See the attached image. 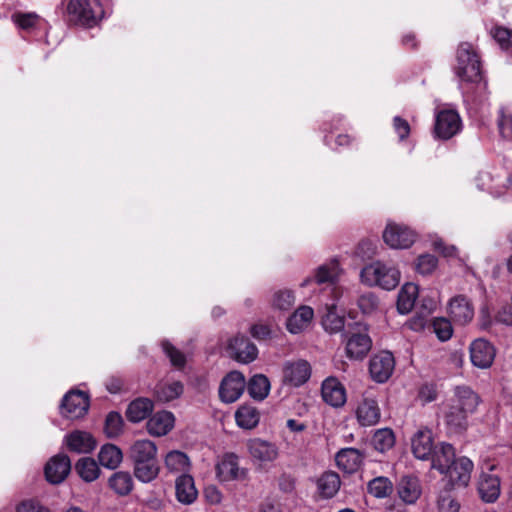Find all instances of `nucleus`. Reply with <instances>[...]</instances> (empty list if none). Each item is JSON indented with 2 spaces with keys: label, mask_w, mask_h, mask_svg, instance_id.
Masks as SVG:
<instances>
[{
  "label": "nucleus",
  "mask_w": 512,
  "mask_h": 512,
  "mask_svg": "<svg viewBox=\"0 0 512 512\" xmlns=\"http://www.w3.org/2000/svg\"><path fill=\"white\" fill-rule=\"evenodd\" d=\"M480 402V396L471 387L456 386L443 408L446 425L456 432L465 430L469 416L476 412Z\"/></svg>",
  "instance_id": "nucleus-1"
},
{
  "label": "nucleus",
  "mask_w": 512,
  "mask_h": 512,
  "mask_svg": "<svg viewBox=\"0 0 512 512\" xmlns=\"http://www.w3.org/2000/svg\"><path fill=\"white\" fill-rule=\"evenodd\" d=\"M156 454L157 447L155 443L148 439L137 440L130 447L134 473L141 482L148 483L157 477L159 466Z\"/></svg>",
  "instance_id": "nucleus-2"
},
{
  "label": "nucleus",
  "mask_w": 512,
  "mask_h": 512,
  "mask_svg": "<svg viewBox=\"0 0 512 512\" xmlns=\"http://www.w3.org/2000/svg\"><path fill=\"white\" fill-rule=\"evenodd\" d=\"M454 70L462 82L476 84L480 91L486 90L487 83L483 79L480 58L470 43L459 45Z\"/></svg>",
  "instance_id": "nucleus-3"
},
{
  "label": "nucleus",
  "mask_w": 512,
  "mask_h": 512,
  "mask_svg": "<svg viewBox=\"0 0 512 512\" xmlns=\"http://www.w3.org/2000/svg\"><path fill=\"white\" fill-rule=\"evenodd\" d=\"M479 190L486 191L494 197H499L512 191V162L494 166L478 173L475 178Z\"/></svg>",
  "instance_id": "nucleus-4"
},
{
  "label": "nucleus",
  "mask_w": 512,
  "mask_h": 512,
  "mask_svg": "<svg viewBox=\"0 0 512 512\" xmlns=\"http://www.w3.org/2000/svg\"><path fill=\"white\" fill-rule=\"evenodd\" d=\"M400 279V270L382 261H374L364 266L360 272V280L363 284L369 287H380L387 291L395 289Z\"/></svg>",
  "instance_id": "nucleus-5"
},
{
  "label": "nucleus",
  "mask_w": 512,
  "mask_h": 512,
  "mask_svg": "<svg viewBox=\"0 0 512 512\" xmlns=\"http://www.w3.org/2000/svg\"><path fill=\"white\" fill-rule=\"evenodd\" d=\"M66 12L71 22L92 27L105 17L106 8L99 0H69Z\"/></svg>",
  "instance_id": "nucleus-6"
},
{
  "label": "nucleus",
  "mask_w": 512,
  "mask_h": 512,
  "mask_svg": "<svg viewBox=\"0 0 512 512\" xmlns=\"http://www.w3.org/2000/svg\"><path fill=\"white\" fill-rule=\"evenodd\" d=\"M216 477L220 482L246 481L249 470L240 465L238 455L232 452L223 454L215 465Z\"/></svg>",
  "instance_id": "nucleus-7"
},
{
  "label": "nucleus",
  "mask_w": 512,
  "mask_h": 512,
  "mask_svg": "<svg viewBox=\"0 0 512 512\" xmlns=\"http://www.w3.org/2000/svg\"><path fill=\"white\" fill-rule=\"evenodd\" d=\"M462 129L459 113L450 107H443L435 112L434 136L437 139L449 140Z\"/></svg>",
  "instance_id": "nucleus-8"
},
{
  "label": "nucleus",
  "mask_w": 512,
  "mask_h": 512,
  "mask_svg": "<svg viewBox=\"0 0 512 512\" xmlns=\"http://www.w3.org/2000/svg\"><path fill=\"white\" fill-rule=\"evenodd\" d=\"M246 445L253 463L261 468L268 467L275 462L280 454L276 443L262 438L249 439Z\"/></svg>",
  "instance_id": "nucleus-9"
},
{
  "label": "nucleus",
  "mask_w": 512,
  "mask_h": 512,
  "mask_svg": "<svg viewBox=\"0 0 512 512\" xmlns=\"http://www.w3.org/2000/svg\"><path fill=\"white\" fill-rule=\"evenodd\" d=\"M416 237L415 231L404 224L388 223L383 231V240L392 249H407Z\"/></svg>",
  "instance_id": "nucleus-10"
},
{
  "label": "nucleus",
  "mask_w": 512,
  "mask_h": 512,
  "mask_svg": "<svg viewBox=\"0 0 512 512\" xmlns=\"http://www.w3.org/2000/svg\"><path fill=\"white\" fill-rule=\"evenodd\" d=\"M342 269L338 260L332 259L329 262H326L320 265L313 275V277H309L305 279L301 286H306L311 282H315L316 284H329L332 286V292L335 295V298L339 297V288L335 286L336 281L339 279Z\"/></svg>",
  "instance_id": "nucleus-11"
},
{
  "label": "nucleus",
  "mask_w": 512,
  "mask_h": 512,
  "mask_svg": "<svg viewBox=\"0 0 512 512\" xmlns=\"http://www.w3.org/2000/svg\"><path fill=\"white\" fill-rule=\"evenodd\" d=\"M89 409L88 395L82 391L68 392L60 406V412L63 417L74 420L83 417Z\"/></svg>",
  "instance_id": "nucleus-12"
},
{
  "label": "nucleus",
  "mask_w": 512,
  "mask_h": 512,
  "mask_svg": "<svg viewBox=\"0 0 512 512\" xmlns=\"http://www.w3.org/2000/svg\"><path fill=\"white\" fill-rule=\"evenodd\" d=\"M355 416L363 427L376 425L381 417L376 397L371 393H364L355 407Z\"/></svg>",
  "instance_id": "nucleus-13"
},
{
  "label": "nucleus",
  "mask_w": 512,
  "mask_h": 512,
  "mask_svg": "<svg viewBox=\"0 0 512 512\" xmlns=\"http://www.w3.org/2000/svg\"><path fill=\"white\" fill-rule=\"evenodd\" d=\"M311 377V365L303 359L286 361L283 365V383L291 387L304 385Z\"/></svg>",
  "instance_id": "nucleus-14"
},
{
  "label": "nucleus",
  "mask_w": 512,
  "mask_h": 512,
  "mask_svg": "<svg viewBox=\"0 0 512 512\" xmlns=\"http://www.w3.org/2000/svg\"><path fill=\"white\" fill-rule=\"evenodd\" d=\"M246 380L238 371L229 372L221 381L219 386V397L224 403L237 401L244 392Z\"/></svg>",
  "instance_id": "nucleus-15"
},
{
  "label": "nucleus",
  "mask_w": 512,
  "mask_h": 512,
  "mask_svg": "<svg viewBox=\"0 0 512 512\" xmlns=\"http://www.w3.org/2000/svg\"><path fill=\"white\" fill-rule=\"evenodd\" d=\"M394 368L395 360L389 351H381L369 361L370 376L377 383H385L391 377Z\"/></svg>",
  "instance_id": "nucleus-16"
},
{
  "label": "nucleus",
  "mask_w": 512,
  "mask_h": 512,
  "mask_svg": "<svg viewBox=\"0 0 512 512\" xmlns=\"http://www.w3.org/2000/svg\"><path fill=\"white\" fill-rule=\"evenodd\" d=\"M471 363L479 369H488L494 362L496 350L492 343L484 338L475 339L469 347Z\"/></svg>",
  "instance_id": "nucleus-17"
},
{
  "label": "nucleus",
  "mask_w": 512,
  "mask_h": 512,
  "mask_svg": "<svg viewBox=\"0 0 512 512\" xmlns=\"http://www.w3.org/2000/svg\"><path fill=\"white\" fill-rule=\"evenodd\" d=\"M323 401L331 407H342L347 400L346 389L336 377L326 378L321 385Z\"/></svg>",
  "instance_id": "nucleus-18"
},
{
  "label": "nucleus",
  "mask_w": 512,
  "mask_h": 512,
  "mask_svg": "<svg viewBox=\"0 0 512 512\" xmlns=\"http://www.w3.org/2000/svg\"><path fill=\"white\" fill-rule=\"evenodd\" d=\"M448 313L455 323L465 325L474 318V307L466 296L456 295L448 303Z\"/></svg>",
  "instance_id": "nucleus-19"
},
{
  "label": "nucleus",
  "mask_w": 512,
  "mask_h": 512,
  "mask_svg": "<svg viewBox=\"0 0 512 512\" xmlns=\"http://www.w3.org/2000/svg\"><path fill=\"white\" fill-rule=\"evenodd\" d=\"M231 356L238 362L248 364L258 355L257 347L245 336H236L229 342Z\"/></svg>",
  "instance_id": "nucleus-20"
},
{
  "label": "nucleus",
  "mask_w": 512,
  "mask_h": 512,
  "mask_svg": "<svg viewBox=\"0 0 512 512\" xmlns=\"http://www.w3.org/2000/svg\"><path fill=\"white\" fill-rule=\"evenodd\" d=\"M435 446L433 433L429 428H419L411 438L412 453L417 459L428 460Z\"/></svg>",
  "instance_id": "nucleus-21"
},
{
  "label": "nucleus",
  "mask_w": 512,
  "mask_h": 512,
  "mask_svg": "<svg viewBox=\"0 0 512 512\" xmlns=\"http://www.w3.org/2000/svg\"><path fill=\"white\" fill-rule=\"evenodd\" d=\"M64 444L69 451L78 454L91 453L97 446L96 439L92 434L81 430H75L65 435Z\"/></svg>",
  "instance_id": "nucleus-22"
},
{
  "label": "nucleus",
  "mask_w": 512,
  "mask_h": 512,
  "mask_svg": "<svg viewBox=\"0 0 512 512\" xmlns=\"http://www.w3.org/2000/svg\"><path fill=\"white\" fill-rule=\"evenodd\" d=\"M473 467V462L469 458L460 457L455 459L445 475L453 486L466 487L470 482Z\"/></svg>",
  "instance_id": "nucleus-23"
},
{
  "label": "nucleus",
  "mask_w": 512,
  "mask_h": 512,
  "mask_svg": "<svg viewBox=\"0 0 512 512\" xmlns=\"http://www.w3.org/2000/svg\"><path fill=\"white\" fill-rule=\"evenodd\" d=\"M71 470V462L68 456L59 454L52 457L45 466V476L48 482L59 484L63 482Z\"/></svg>",
  "instance_id": "nucleus-24"
},
{
  "label": "nucleus",
  "mask_w": 512,
  "mask_h": 512,
  "mask_svg": "<svg viewBox=\"0 0 512 512\" xmlns=\"http://www.w3.org/2000/svg\"><path fill=\"white\" fill-rule=\"evenodd\" d=\"M431 467L441 474H446L451 464L455 461V450L453 446L446 442L436 444L431 456Z\"/></svg>",
  "instance_id": "nucleus-25"
},
{
  "label": "nucleus",
  "mask_w": 512,
  "mask_h": 512,
  "mask_svg": "<svg viewBox=\"0 0 512 512\" xmlns=\"http://www.w3.org/2000/svg\"><path fill=\"white\" fill-rule=\"evenodd\" d=\"M314 317V311L310 306L298 307L286 320V329L291 334H299L306 330Z\"/></svg>",
  "instance_id": "nucleus-26"
},
{
  "label": "nucleus",
  "mask_w": 512,
  "mask_h": 512,
  "mask_svg": "<svg viewBox=\"0 0 512 512\" xmlns=\"http://www.w3.org/2000/svg\"><path fill=\"white\" fill-rule=\"evenodd\" d=\"M478 492L484 502H495L500 495L499 477L491 472H482L478 482Z\"/></svg>",
  "instance_id": "nucleus-27"
},
{
  "label": "nucleus",
  "mask_w": 512,
  "mask_h": 512,
  "mask_svg": "<svg viewBox=\"0 0 512 512\" xmlns=\"http://www.w3.org/2000/svg\"><path fill=\"white\" fill-rule=\"evenodd\" d=\"M371 348V340L364 332L353 333L346 341V355L350 359L363 358Z\"/></svg>",
  "instance_id": "nucleus-28"
},
{
  "label": "nucleus",
  "mask_w": 512,
  "mask_h": 512,
  "mask_svg": "<svg viewBox=\"0 0 512 512\" xmlns=\"http://www.w3.org/2000/svg\"><path fill=\"white\" fill-rule=\"evenodd\" d=\"M174 423L175 418L171 412L160 411L148 420L147 430L153 436H164L174 427Z\"/></svg>",
  "instance_id": "nucleus-29"
},
{
  "label": "nucleus",
  "mask_w": 512,
  "mask_h": 512,
  "mask_svg": "<svg viewBox=\"0 0 512 512\" xmlns=\"http://www.w3.org/2000/svg\"><path fill=\"white\" fill-rule=\"evenodd\" d=\"M335 460L339 469L353 473L361 466L363 455L355 448H343L336 454Z\"/></svg>",
  "instance_id": "nucleus-30"
},
{
  "label": "nucleus",
  "mask_w": 512,
  "mask_h": 512,
  "mask_svg": "<svg viewBox=\"0 0 512 512\" xmlns=\"http://www.w3.org/2000/svg\"><path fill=\"white\" fill-rule=\"evenodd\" d=\"M183 390L182 382L166 379L156 385L154 394L158 401L166 403L179 398Z\"/></svg>",
  "instance_id": "nucleus-31"
},
{
  "label": "nucleus",
  "mask_w": 512,
  "mask_h": 512,
  "mask_svg": "<svg viewBox=\"0 0 512 512\" xmlns=\"http://www.w3.org/2000/svg\"><path fill=\"white\" fill-rule=\"evenodd\" d=\"M419 295V287L412 282L405 283L399 293L397 299V309L401 314H408L414 308Z\"/></svg>",
  "instance_id": "nucleus-32"
},
{
  "label": "nucleus",
  "mask_w": 512,
  "mask_h": 512,
  "mask_svg": "<svg viewBox=\"0 0 512 512\" xmlns=\"http://www.w3.org/2000/svg\"><path fill=\"white\" fill-rule=\"evenodd\" d=\"M176 496L183 504L193 503L198 495L192 476L183 474L176 479Z\"/></svg>",
  "instance_id": "nucleus-33"
},
{
  "label": "nucleus",
  "mask_w": 512,
  "mask_h": 512,
  "mask_svg": "<svg viewBox=\"0 0 512 512\" xmlns=\"http://www.w3.org/2000/svg\"><path fill=\"white\" fill-rule=\"evenodd\" d=\"M398 495L407 504H413L421 494L419 481L416 477L405 476L398 484Z\"/></svg>",
  "instance_id": "nucleus-34"
},
{
  "label": "nucleus",
  "mask_w": 512,
  "mask_h": 512,
  "mask_svg": "<svg viewBox=\"0 0 512 512\" xmlns=\"http://www.w3.org/2000/svg\"><path fill=\"white\" fill-rule=\"evenodd\" d=\"M317 491L323 498H332L339 490L341 481L337 473L324 472L316 481Z\"/></svg>",
  "instance_id": "nucleus-35"
},
{
  "label": "nucleus",
  "mask_w": 512,
  "mask_h": 512,
  "mask_svg": "<svg viewBox=\"0 0 512 512\" xmlns=\"http://www.w3.org/2000/svg\"><path fill=\"white\" fill-rule=\"evenodd\" d=\"M11 19L18 29L27 33L45 26V21L34 12H15Z\"/></svg>",
  "instance_id": "nucleus-36"
},
{
  "label": "nucleus",
  "mask_w": 512,
  "mask_h": 512,
  "mask_svg": "<svg viewBox=\"0 0 512 512\" xmlns=\"http://www.w3.org/2000/svg\"><path fill=\"white\" fill-rule=\"evenodd\" d=\"M235 421L238 427L251 430L260 421L259 411L251 405H242L235 412Z\"/></svg>",
  "instance_id": "nucleus-37"
},
{
  "label": "nucleus",
  "mask_w": 512,
  "mask_h": 512,
  "mask_svg": "<svg viewBox=\"0 0 512 512\" xmlns=\"http://www.w3.org/2000/svg\"><path fill=\"white\" fill-rule=\"evenodd\" d=\"M98 459L103 467L116 469L123 460V454L118 446L108 443L101 447Z\"/></svg>",
  "instance_id": "nucleus-38"
},
{
  "label": "nucleus",
  "mask_w": 512,
  "mask_h": 512,
  "mask_svg": "<svg viewBox=\"0 0 512 512\" xmlns=\"http://www.w3.org/2000/svg\"><path fill=\"white\" fill-rule=\"evenodd\" d=\"M322 326L325 331L333 334L341 331L344 327V315L338 313L335 303L326 304V312L322 317Z\"/></svg>",
  "instance_id": "nucleus-39"
},
{
  "label": "nucleus",
  "mask_w": 512,
  "mask_h": 512,
  "mask_svg": "<svg viewBox=\"0 0 512 512\" xmlns=\"http://www.w3.org/2000/svg\"><path fill=\"white\" fill-rule=\"evenodd\" d=\"M153 410V402L148 398H139L132 401L127 409V417L131 422L144 420Z\"/></svg>",
  "instance_id": "nucleus-40"
},
{
  "label": "nucleus",
  "mask_w": 512,
  "mask_h": 512,
  "mask_svg": "<svg viewBox=\"0 0 512 512\" xmlns=\"http://www.w3.org/2000/svg\"><path fill=\"white\" fill-rule=\"evenodd\" d=\"M249 395L255 400L265 399L270 391V382L265 375H254L247 384Z\"/></svg>",
  "instance_id": "nucleus-41"
},
{
  "label": "nucleus",
  "mask_w": 512,
  "mask_h": 512,
  "mask_svg": "<svg viewBox=\"0 0 512 512\" xmlns=\"http://www.w3.org/2000/svg\"><path fill=\"white\" fill-rule=\"evenodd\" d=\"M75 469L81 479L85 482H93L100 475V469L97 462L89 457L79 459L76 463Z\"/></svg>",
  "instance_id": "nucleus-42"
},
{
  "label": "nucleus",
  "mask_w": 512,
  "mask_h": 512,
  "mask_svg": "<svg viewBox=\"0 0 512 512\" xmlns=\"http://www.w3.org/2000/svg\"><path fill=\"white\" fill-rule=\"evenodd\" d=\"M295 300L296 298L293 291L280 289L272 294L270 304L274 310L286 312L294 306Z\"/></svg>",
  "instance_id": "nucleus-43"
},
{
  "label": "nucleus",
  "mask_w": 512,
  "mask_h": 512,
  "mask_svg": "<svg viewBox=\"0 0 512 512\" xmlns=\"http://www.w3.org/2000/svg\"><path fill=\"white\" fill-rule=\"evenodd\" d=\"M165 466L170 472L180 473L188 470L189 458L181 451H170L165 457Z\"/></svg>",
  "instance_id": "nucleus-44"
},
{
  "label": "nucleus",
  "mask_w": 512,
  "mask_h": 512,
  "mask_svg": "<svg viewBox=\"0 0 512 512\" xmlns=\"http://www.w3.org/2000/svg\"><path fill=\"white\" fill-rule=\"evenodd\" d=\"M109 486L119 495H127L133 487V480L129 473L119 471L114 473L109 479Z\"/></svg>",
  "instance_id": "nucleus-45"
},
{
  "label": "nucleus",
  "mask_w": 512,
  "mask_h": 512,
  "mask_svg": "<svg viewBox=\"0 0 512 512\" xmlns=\"http://www.w3.org/2000/svg\"><path fill=\"white\" fill-rule=\"evenodd\" d=\"M373 446L380 452L390 450L395 444V436L391 429H378L372 438Z\"/></svg>",
  "instance_id": "nucleus-46"
},
{
  "label": "nucleus",
  "mask_w": 512,
  "mask_h": 512,
  "mask_svg": "<svg viewBox=\"0 0 512 512\" xmlns=\"http://www.w3.org/2000/svg\"><path fill=\"white\" fill-rule=\"evenodd\" d=\"M393 491V484L387 477H376L368 483V492L376 498L388 497Z\"/></svg>",
  "instance_id": "nucleus-47"
},
{
  "label": "nucleus",
  "mask_w": 512,
  "mask_h": 512,
  "mask_svg": "<svg viewBox=\"0 0 512 512\" xmlns=\"http://www.w3.org/2000/svg\"><path fill=\"white\" fill-rule=\"evenodd\" d=\"M124 421L117 412H110L105 419L104 433L108 438H116L123 432Z\"/></svg>",
  "instance_id": "nucleus-48"
},
{
  "label": "nucleus",
  "mask_w": 512,
  "mask_h": 512,
  "mask_svg": "<svg viewBox=\"0 0 512 512\" xmlns=\"http://www.w3.org/2000/svg\"><path fill=\"white\" fill-rule=\"evenodd\" d=\"M497 126L500 136L512 142V113L506 108H501L498 111Z\"/></svg>",
  "instance_id": "nucleus-49"
},
{
  "label": "nucleus",
  "mask_w": 512,
  "mask_h": 512,
  "mask_svg": "<svg viewBox=\"0 0 512 512\" xmlns=\"http://www.w3.org/2000/svg\"><path fill=\"white\" fill-rule=\"evenodd\" d=\"M438 259L432 254H422L415 262V270L417 273L426 276L431 275L437 268Z\"/></svg>",
  "instance_id": "nucleus-50"
},
{
  "label": "nucleus",
  "mask_w": 512,
  "mask_h": 512,
  "mask_svg": "<svg viewBox=\"0 0 512 512\" xmlns=\"http://www.w3.org/2000/svg\"><path fill=\"white\" fill-rule=\"evenodd\" d=\"M438 512H459L460 504L449 490L442 491L437 500Z\"/></svg>",
  "instance_id": "nucleus-51"
},
{
  "label": "nucleus",
  "mask_w": 512,
  "mask_h": 512,
  "mask_svg": "<svg viewBox=\"0 0 512 512\" xmlns=\"http://www.w3.org/2000/svg\"><path fill=\"white\" fill-rule=\"evenodd\" d=\"M491 35L499 44L501 49L509 50L512 48V30L506 27L497 26L491 30Z\"/></svg>",
  "instance_id": "nucleus-52"
},
{
  "label": "nucleus",
  "mask_w": 512,
  "mask_h": 512,
  "mask_svg": "<svg viewBox=\"0 0 512 512\" xmlns=\"http://www.w3.org/2000/svg\"><path fill=\"white\" fill-rule=\"evenodd\" d=\"M433 330L441 341H447L453 334L451 322L446 318H436L433 321Z\"/></svg>",
  "instance_id": "nucleus-53"
},
{
  "label": "nucleus",
  "mask_w": 512,
  "mask_h": 512,
  "mask_svg": "<svg viewBox=\"0 0 512 512\" xmlns=\"http://www.w3.org/2000/svg\"><path fill=\"white\" fill-rule=\"evenodd\" d=\"M163 351L170 359V362L173 366L177 368H181L185 364V356L182 352L177 350L173 345H171L168 341H164L162 343Z\"/></svg>",
  "instance_id": "nucleus-54"
},
{
  "label": "nucleus",
  "mask_w": 512,
  "mask_h": 512,
  "mask_svg": "<svg viewBox=\"0 0 512 512\" xmlns=\"http://www.w3.org/2000/svg\"><path fill=\"white\" fill-rule=\"evenodd\" d=\"M358 306L364 314H370L377 309L378 299L371 292L365 293L359 297Z\"/></svg>",
  "instance_id": "nucleus-55"
},
{
  "label": "nucleus",
  "mask_w": 512,
  "mask_h": 512,
  "mask_svg": "<svg viewBox=\"0 0 512 512\" xmlns=\"http://www.w3.org/2000/svg\"><path fill=\"white\" fill-rule=\"evenodd\" d=\"M432 247L435 251L442 254L444 257H457L458 249L453 245H445L441 238L436 237L432 240Z\"/></svg>",
  "instance_id": "nucleus-56"
},
{
  "label": "nucleus",
  "mask_w": 512,
  "mask_h": 512,
  "mask_svg": "<svg viewBox=\"0 0 512 512\" xmlns=\"http://www.w3.org/2000/svg\"><path fill=\"white\" fill-rule=\"evenodd\" d=\"M250 332L258 340H267L272 336V327L269 324L259 322L250 328Z\"/></svg>",
  "instance_id": "nucleus-57"
},
{
  "label": "nucleus",
  "mask_w": 512,
  "mask_h": 512,
  "mask_svg": "<svg viewBox=\"0 0 512 512\" xmlns=\"http://www.w3.org/2000/svg\"><path fill=\"white\" fill-rule=\"evenodd\" d=\"M393 127H394V131L398 135V138L400 141L407 138L410 134L411 129H410L409 123L405 119H403L399 116L394 117Z\"/></svg>",
  "instance_id": "nucleus-58"
},
{
  "label": "nucleus",
  "mask_w": 512,
  "mask_h": 512,
  "mask_svg": "<svg viewBox=\"0 0 512 512\" xmlns=\"http://www.w3.org/2000/svg\"><path fill=\"white\" fill-rule=\"evenodd\" d=\"M17 512H50L48 508L42 506L40 503L28 500L22 502L18 508Z\"/></svg>",
  "instance_id": "nucleus-59"
},
{
  "label": "nucleus",
  "mask_w": 512,
  "mask_h": 512,
  "mask_svg": "<svg viewBox=\"0 0 512 512\" xmlns=\"http://www.w3.org/2000/svg\"><path fill=\"white\" fill-rule=\"evenodd\" d=\"M376 247L370 240H363L357 247V254L362 258H371L374 256Z\"/></svg>",
  "instance_id": "nucleus-60"
},
{
  "label": "nucleus",
  "mask_w": 512,
  "mask_h": 512,
  "mask_svg": "<svg viewBox=\"0 0 512 512\" xmlns=\"http://www.w3.org/2000/svg\"><path fill=\"white\" fill-rule=\"evenodd\" d=\"M352 141H353V139L349 135L339 134L334 140L335 145H332V143H331L332 136H330V135L325 136V143L333 149H336L338 147L349 146L352 143Z\"/></svg>",
  "instance_id": "nucleus-61"
},
{
  "label": "nucleus",
  "mask_w": 512,
  "mask_h": 512,
  "mask_svg": "<svg viewBox=\"0 0 512 512\" xmlns=\"http://www.w3.org/2000/svg\"><path fill=\"white\" fill-rule=\"evenodd\" d=\"M496 321L512 326V306H503L496 314Z\"/></svg>",
  "instance_id": "nucleus-62"
},
{
  "label": "nucleus",
  "mask_w": 512,
  "mask_h": 512,
  "mask_svg": "<svg viewBox=\"0 0 512 512\" xmlns=\"http://www.w3.org/2000/svg\"><path fill=\"white\" fill-rule=\"evenodd\" d=\"M204 493L207 501L211 504H219L222 501V493L215 486H208Z\"/></svg>",
  "instance_id": "nucleus-63"
},
{
  "label": "nucleus",
  "mask_w": 512,
  "mask_h": 512,
  "mask_svg": "<svg viewBox=\"0 0 512 512\" xmlns=\"http://www.w3.org/2000/svg\"><path fill=\"white\" fill-rule=\"evenodd\" d=\"M258 512H282V510L279 504L267 500L261 503Z\"/></svg>",
  "instance_id": "nucleus-64"
}]
</instances>
